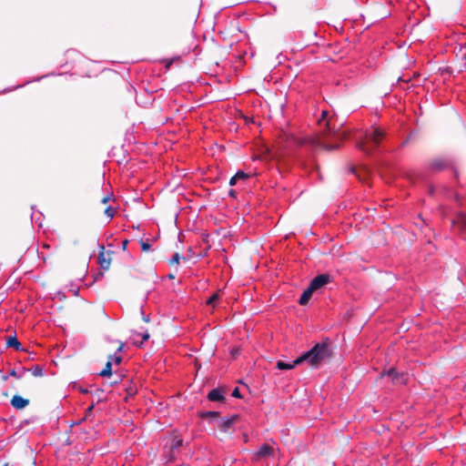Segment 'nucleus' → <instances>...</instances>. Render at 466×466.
<instances>
[{
	"instance_id": "f257e3e1",
	"label": "nucleus",
	"mask_w": 466,
	"mask_h": 466,
	"mask_svg": "<svg viewBox=\"0 0 466 466\" xmlns=\"http://www.w3.org/2000/svg\"><path fill=\"white\" fill-rule=\"evenodd\" d=\"M331 119L329 117V112L321 111V117L318 119L319 131L318 135H309L298 139L299 146H309L312 148H323L325 150H333L339 147L338 143L329 141V137L338 140L347 139L349 135L345 131H335L330 127Z\"/></svg>"
},
{
	"instance_id": "f03ea898",
	"label": "nucleus",
	"mask_w": 466,
	"mask_h": 466,
	"mask_svg": "<svg viewBox=\"0 0 466 466\" xmlns=\"http://www.w3.org/2000/svg\"><path fill=\"white\" fill-rule=\"evenodd\" d=\"M329 356L330 350L329 343L319 342L297 358V363L307 362L312 368H319Z\"/></svg>"
},
{
	"instance_id": "7ed1b4c3",
	"label": "nucleus",
	"mask_w": 466,
	"mask_h": 466,
	"mask_svg": "<svg viewBox=\"0 0 466 466\" xmlns=\"http://www.w3.org/2000/svg\"><path fill=\"white\" fill-rule=\"evenodd\" d=\"M384 137L385 133L380 127H372L356 137L358 139L357 146L364 153L371 154Z\"/></svg>"
},
{
	"instance_id": "20e7f679",
	"label": "nucleus",
	"mask_w": 466,
	"mask_h": 466,
	"mask_svg": "<svg viewBox=\"0 0 466 466\" xmlns=\"http://www.w3.org/2000/svg\"><path fill=\"white\" fill-rule=\"evenodd\" d=\"M274 455V448L268 443L262 444L252 455V461L258 462Z\"/></svg>"
},
{
	"instance_id": "39448f33",
	"label": "nucleus",
	"mask_w": 466,
	"mask_h": 466,
	"mask_svg": "<svg viewBox=\"0 0 466 466\" xmlns=\"http://www.w3.org/2000/svg\"><path fill=\"white\" fill-rule=\"evenodd\" d=\"M238 420L239 415L238 414H234L230 417H224L219 420L218 427L222 432L227 433Z\"/></svg>"
},
{
	"instance_id": "423d86ee",
	"label": "nucleus",
	"mask_w": 466,
	"mask_h": 466,
	"mask_svg": "<svg viewBox=\"0 0 466 466\" xmlns=\"http://www.w3.org/2000/svg\"><path fill=\"white\" fill-rule=\"evenodd\" d=\"M330 282V277L328 274H320L315 277L309 283V287L316 291L321 288H323L326 284Z\"/></svg>"
},
{
	"instance_id": "0eeeda50",
	"label": "nucleus",
	"mask_w": 466,
	"mask_h": 466,
	"mask_svg": "<svg viewBox=\"0 0 466 466\" xmlns=\"http://www.w3.org/2000/svg\"><path fill=\"white\" fill-rule=\"evenodd\" d=\"M29 404V400L19 395H15L11 399V405L16 410H22Z\"/></svg>"
},
{
	"instance_id": "6e6552de",
	"label": "nucleus",
	"mask_w": 466,
	"mask_h": 466,
	"mask_svg": "<svg viewBox=\"0 0 466 466\" xmlns=\"http://www.w3.org/2000/svg\"><path fill=\"white\" fill-rule=\"evenodd\" d=\"M388 375L391 378L393 382L396 383H405L406 382V376L401 373H398L396 370L390 369L388 370Z\"/></svg>"
},
{
	"instance_id": "1a4fd4ad",
	"label": "nucleus",
	"mask_w": 466,
	"mask_h": 466,
	"mask_svg": "<svg viewBox=\"0 0 466 466\" xmlns=\"http://www.w3.org/2000/svg\"><path fill=\"white\" fill-rule=\"evenodd\" d=\"M208 399L210 401H221L224 400L223 392L220 389H213L208 394Z\"/></svg>"
},
{
	"instance_id": "9d476101",
	"label": "nucleus",
	"mask_w": 466,
	"mask_h": 466,
	"mask_svg": "<svg viewBox=\"0 0 466 466\" xmlns=\"http://www.w3.org/2000/svg\"><path fill=\"white\" fill-rule=\"evenodd\" d=\"M110 262H111L110 258H106L105 253H104V247L102 246L101 251L98 256V263L103 269L106 270L110 267Z\"/></svg>"
},
{
	"instance_id": "9b49d317",
	"label": "nucleus",
	"mask_w": 466,
	"mask_h": 466,
	"mask_svg": "<svg viewBox=\"0 0 466 466\" xmlns=\"http://www.w3.org/2000/svg\"><path fill=\"white\" fill-rule=\"evenodd\" d=\"M313 290L308 287L304 291L303 293L301 294L300 298H299V304L304 306V305H307L309 300L310 299L312 294H313Z\"/></svg>"
},
{
	"instance_id": "f8f14e48",
	"label": "nucleus",
	"mask_w": 466,
	"mask_h": 466,
	"mask_svg": "<svg viewBox=\"0 0 466 466\" xmlns=\"http://www.w3.org/2000/svg\"><path fill=\"white\" fill-rule=\"evenodd\" d=\"M6 345H7V347L14 348L16 350H23L21 343L17 340L16 337H15V336H11L7 339Z\"/></svg>"
},
{
	"instance_id": "ddd939ff",
	"label": "nucleus",
	"mask_w": 466,
	"mask_h": 466,
	"mask_svg": "<svg viewBox=\"0 0 466 466\" xmlns=\"http://www.w3.org/2000/svg\"><path fill=\"white\" fill-rule=\"evenodd\" d=\"M300 363H297V359L293 360L291 363H286L284 361L279 360L277 362V368L279 370H291L295 366L299 365Z\"/></svg>"
},
{
	"instance_id": "4468645a",
	"label": "nucleus",
	"mask_w": 466,
	"mask_h": 466,
	"mask_svg": "<svg viewBox=\"0 0 466 466\" xmlns=\"http://www.w3.org/2000/svg\"><path fill=\"white\" fill-rule=\"evenodd\" d=\"M27 371H31L32 374L35 376V377H41L43 376L44 374V370L42 367H40L39 365H36V366H34L32 369L30 370H25V369H23V373H25Z\"/></svg>"
},
{
	"instance_id": "2eb2a0df",
	"label": "nucleus",
	"mask_w": 466,
	"mask_h": 466,
	"mask_svg": "<svg viewBox=\"0 0 466 466\" xmlns=\"http://www.w3.org/2000/svg\"><path fill=\"white\" fill-rule=\"evenodd\" d=\"M112 374V361L107 360L105 368L99 372L101 377H108Z\"/></svg>"
},
{
	"instance_id": "dca6fc26",
	"label": "nucleus",
	"mask_w": 466,
	"mask_h": 466,
	"mask_svg": "<svg viewBox=\"0 0 466 466\" xmlns=\"http://www.w3.org/2000/svg\"><path fill=\"white\" fill-rule=\"evenodd\" d=\"M135 335L141 337V341L140 342H137L134 339V343L138 345V346H141L144 343V341H147L149 339V337H150V335H149L147 330L144 331L143 333H136Z\"/></svg>"
},
{
	"instance_id": "f3484780",
	"label": "nucleus",
	"mask_w": 466,
	"mask_h": 466,
	"mask_svg": "<svg viewBox=\"0 0 466 466\" xmlns=\"http://www.w3.org/2000/svg\"><path fill=\"white\" fill-rule=\"evenodd\" d=\"M235 177L239 180V181H246L248 178H249V175L245 173L244 171L242 170H239L238 171L236 174H235Z\"/></svg>"
},
{
	"instance_id": "a211bd4d",
	"label": "nucleus",
	"mask_w": 466,
	"mask_h": 466,
	"mask_svg": "<svg viewBox=\"0 0 466 466\" xmlns=\"http://www.w3.org/2000/svg\"><path fill=\"white\" fill-rule=\"evenodd\" d=\"M219 299V295L218 293H215L213 294L208 300H207V305L208 306H211V307H215V304L216 302Z\"/></svg>"
},
{
	"instance_id": "6ab92c4d",
	"label": "nucleus",
	"mask_w": 466,
	"mask_h": 466,
	"mask_svg": "<svg viewBox=\"0 0 466 466\" xmlns=\"http://www.w3.org/2000/svg\"><path fill=\"white\" fill-rule=\"evenodd\" d=\"M457 222L461 224V226L466 229V214H461L458 217Z\"/></svg>"
},
{
	"instance_id": "aec40b11",
	"label": "nucleus",
	"mask_w": 466,
	"mask_h": 466,
	"mask_svg": "<svg viewBox=\"0 0 466 466\" xmlns=\"http://www.w3.org/2000/svg\"><path fill=\"white\" fill-rule=\"evenodd\" d=\"M105 214L111 219L115 216V209L109 206L106 208Z\"/></svg>"
},
{
	"instance_id": "412c9836",
	"label": "nucleus",
	"mask_w": 466,
	"mask_h": 466,
	"mask_svg": "<svg viewBox=\"0 0 466 466\" xmlns=\"http://www.w3.org/2000/svg\"><path fill=\"white\" fill-rule=\"evenodd\" d=\"M108 360H111L112 363L115 362L116 364H119L122 360V358L115 354L113 356H110Z\"/></svg>"
},
{
	"instance_id": "4be33fe9",
	"label": "nucleus",
	"mask_w": 466,
	"mask_h": 466,
	"mask_svg": "<svg viewBox=\"0 0 466 466\" xmlns=\"http://www.w3.org/2000/svg\"><path fill=\"white\" fill-rule=\"evenodd\" d=\"M179 259H180V256L178 253H175L172 257V258L170 259V263L171 264H178L179 263Z\"/></svg>"
},
{
	"instance_id": "5701e85b",
	"label": "nucleus",
	"mask_w": 466,
	"mask_h": 466,
	"mask_svg": "<svg viewBox=\"0 0 466 466\" xmlns=\"http://www.w3.org/2000/svg\"><path fill=\"white\" fill-rule=\"evenodd\" d=\"M23 370L21 372H17L15 369L12 370L10 372H9V375L12 376V377H15L17 379H20L22 376H23Z\"/></svg>"
},
{
	"instance_id": "b1692460",
	"label": "nucleus",
	"mask_w": 466,
	"mask_h": 466,
	"mask_svg": "<svg viewBox=\"0 0 466 466\" xmlns=\"http://www.w3.org/2000/svg\"><path fill=\"white\" fill-rule=\"evenodd\" d=\"M141 248L143 251H148L151 248V245L147 242H142Z\"/></svg>"
},
{
	"instance_id": "393cba45",
	"label": "nucleus",
	"mask_w": 466,
	"mask_h": 466,
	"mask_svg": "<svg viewBox=\"0 0 466 466\" xmlns=\"http://www.w3.org/2000/svg\"><path fill=\"white\" fill-rule=\"evenodd\" d=\"M218 411H208L206 412L203 417L206 418V417H218Z\"/></svg>"
},
{
	"instance_id": "a878e982",
	"label": "nucleus",
	"mask_w": 466,
	"mask_h": 466,
	"mask_svg": "<svg viewBox=\"0 0 466 466\" xmlns=\"http://www.w3.org/2000/svg\"><path fill=\"white\" fill-rule=\"evenodd\" d=\"M234 398H241L240 391L238 388H235L231 393Z\"/></svg>"
},
{
	"instance_id": "bb28decb",
	"label": "nucleus",
	"mask_w": 466,
	"mask_h": 466,
	"mask_svg": "<svg viewBox=\"0 0 466 466\" xmlns=\"http://www.w3.org/2000/svg\"><path fill=\"white\" fill-rule=\"evenodd\" d=\"M239 180L235 177V175L230 178L229 185L235 186Z\"/></svg>"
},
{
	"instance_id": "cd10ccee",
	"label": "nucleus",
	"mask_w": 466,
	"mask_h": 466,
	"mask_svg": "<svg viewBox=\"0 0 466 466\" xmlns=\"http://www.w3.org/2000/svg\"><path fill=\"white\" fill-rule=\"evenodd\" d=\"M142 319L145 322H149V320H150L149 315H145L143 311H142Z\"/></svg>"
},
{
	"instance_id": "c85d7f7f",
	"label": "nucleus",
	"mask_w": 466,
	"mask_h": 466,
	"mask_svg": "<svg viewBox=\"0 0 466 466\" xmlns=\"http://www.w3.org/2000/svg\"><path fill=\"white\" fill-rule=\"evenodd\" d=\"M110 198H111V197H110L109 195H107V196H106V197H104V198H103V199H102V201H101V202H102L103 204H106V203L109 201Z\"/></svg>"
},
{
	"instance_id": "c756f323",
	"label": "nucleus",
	"mask_w": 466,
	"mask_h": 466,
	"mask_svg": "<svg viewBox=\"0 0 466 466\" xmlns=\"http://www.w3.org/2000/svg\"><path fill=\"white\" fill-rule=\"evenodd\" d=\"M128 245V240L127 239H125L123 242H122V248L125 250L127 248Z\"/></svg>"
},
{
	"instance_id": "7c9ffc66",
	"label": "nucleus",
	"mask_w": 466,
	"mask_h": 466,
	"mask_svg": "<svg viewBox=\"0 0 466 466\" xmlns=\"http://www.w3.org/2000/svg\"><path fill=\"white\" fill-rule=\"evenodd\" d=\"M124 349V343L120 342L119 347L116 350V352H121Z\"/></svg>"
},
{
	"instance_id": "2f4dec72",
	"label": "nucleus",
	"mask_w": 466,
	"mask_h": 466,
	"mask_svg": "<svg viewBox=\"0 0 466 466\" xmlns=\"http://www.w3.org/2000/svg\"><path fill=\"white\" fill-rule=\"evenodd\" d=\"M228 195L230 197H235L236 196V191L234 189H230L229 192H228Z\"/></svg>"
},
{
	"instance_id": "473e14b6",
	"label": "nucleus",
	"mask_w": 466,
	"mask_h": 466,
	"mask_svg": "<svg viewBox=\"0 0 466 466\" xmlns=\"http://www.w3.org/2000/svg\"><path fill=\"white\" fill-rule=\"evenodd\" d=\"M80 392L84 393V394H86L88 393V390L87 389H83V388H80Z\"/></svg>"
},
{
	"instance_id": "72a5a7b5",
	"label": "nucleus",
	"mask_w": 466,
	"mask_h": 466,
	"mask_svg": "<svg viewBox=\"0 0 466 466\" xmlns=\"http://www.w3.org/2000/svg\"><path fill=\"white\" fill-rule=\"evenodd\" d=\"M4 466H17V465H15V464H11V463L6 462V463H5V465H4Z\"/></svg>"
},
{
	"instance_id": "f704fd0d",
	"label": "nucleus",
	"mask_w": 466,
	"mask_h": 466,
	"mask_svg": "<svg viewBox=\"0 0 466 466\" xmlns=\"http://www.w3.org/2000/svg\"><path fill=\"white\" fill-rule=\"evenodd\" d=\"M465 58H466V54L464 55Z\"/></svg>"
}]
</instances>
